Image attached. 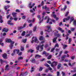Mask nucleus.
<instances>
[{
  "label": "nucleus",
  "mask_w": 76,
  "mask_h": 76,
  "mask_svg": "<svg viewBox=\"0 0 76 76\" xmlns=\"http://www.w3.org/2000/svg\"><path fill=\"white\" fill-rule=\"evenodd\" d=\"M26 18V17L25 16H23L22 17V19H25Z\"/></svg>",
  "instance_id": "55"
},
{
  "label": "nucleus",
  "mask_w": 76,
  "mask_h": 76,
  "mask_svg": "<svg viewBox=\"0 0 76 76\" xmlns=\"http://www.w3.org/2000/svg\"><path fill=\"white\" fill-rule=\"evenodd\" d=\"M65 39H66V40H67V39H69V37L67 36V35H65Z\"/></svg>",
  "instance_id": "45"
},
{
  "label": "nucleus",
  "mask_w": 76,
  "mask_h": 76,
  "mask_svg": "<svg viewBox=\"0 0 76 76\" xmlns=\"http://www.w3.org/2000/svg\"><path fill=\"white\" fill-rule=\"evenodd\" d=\"M66 55H64L62 57H61V59L62 60V61H64V58H65L66 57Z\"/></svg>",
  "instance_id": "17"
},
{
  "label": "nucleus",
  "mask_w": 76,
  "mask_h": 76,
  "mask_svg": "<svg viewBox=\"0 0 76 76\" xmlns=\"http://www.w3.org/2000/svg\"><path fill=\"white\" fill-rule=\"evenodd\" d=\"M73 20H74V18H71V20H70V23H71L72 22Z\"/></svg>",
  "instance_id": "33"
},
{
  "label": "nucleus",
  "mask_w": 76,
  "mask_h": 76,
  "mask_svg": "<svg viewBox=\"0 0 76 76\" xmlns=\"http://www.w3.org/2000/svg\"><path fill=\"white\" fill-rule=\"evenodd\" d=\"M19 52V50L18 49H14V53H16L17 54H18Z\"/></svg>",
  "instance_id": "12"
},
{
  "label": "nucleus",
  "mask_w": 76,
  "mask_h": 76,
  "mask_svg": "<svg viewBox=\"0 0 76 76\" xmlns=\"http://www.w3.org/2000/svg\"><path fill=\"white\" fill-rule=\"evenodd\" d=\"M46 27L47 29H48V32H50L51 30V26H47Z\"/></svg>",
  "instance_id": "5"
},
{
  "label": "nucleus",
  "mask_w": 76,
  "mask_h": 76,
  "mask_svg": "<svg viewBox=\"0 0 76 76\" xmlns=\"http://www.w3.org/2000/svg\"><path fill=\"white\" fill-rule=\"evenodd\" d=\"M63 53V51L61 50V51L60 52V54L59 55V56H60V55L61 54H62V53Z\"/></svg>",
  "instance_id": "52"
},
{
  "label": "nucleus",
  "mask_w": 76,
  "mask_h": 76,
  "mask_svg": "<svg viewBox=\"0 0 76 76\" xmlns=\"http://www.w3.org/2000/svg\"><path fill=\"white\" fill-rule=\"evenodd\" d=\"M45 9H47V10H49V8H47V6L45 5V8H44Z\"/></svg>",
  "instance_id": "36"
},
{
  "label": "nucleus",
  "mask_w": 76,
  "mask_h": 76,
  "mask_svg": "<svg viewBox=\"0 0 76 76\" xmlns=\"http://www.w3.org/2000/svg\"><path fill=\"white\" fill-rule=\"evenodd\" d=\"M6 42H11L10 43V49H12V47L13 46V44L15 43V42L13 41L12 42V40L10 39H8L6 40Z\"/></svg>",
  "instance_id": "2"
},
{
  "label": "nucleus",
  "mask_w": 76,
  "mask_h": 76,
  "mask_svg": "<svg viewBox=\"0 0 76 76\" xmlns=\"http://www.w3.org/2000/svg\"><path fill=\"white\" fill-rule=\"evenodd\" d=\"M66 8H67V6H66V5H65L64 8H63V10L64 11L66 9Z\"/></svg>",
  "instance_id": "38"
},
{
  "label": "nucleus",
  "mask_w": 76,
  "mask_h": 76,
  "mask_svg": "<svg viewBox=\"0 0 76 76\" xmlns=\"http://www.w3.org/2000/svg\"><path fill=\"white\" fill-rule=\"evenodd\" d=\"M30 61H31L32 63H35V59H34L32 60H31Z\"/></svg>",
  "instance_id": "41"
},
{
  "label": "nucleus",
  "mask_w": 76,
  "mask_h": 76,
  "mask_svg": "<svg viewBox=\"0 0 76 76\" xmlns=\"http://www.w3.org/2000/svg\"><path fill=\"white\" fill-rule=\"evenodd\" d=\"M45 66H46L47 67H50V65L47 64H45Z\"/></svg>",
  "instance_id": "49"
},
{
  "label": "nucleus",
  "mask_w": 76,
  "mask_h": 76,
  "mask_svg": "<svg viewBox=\"0 0 76 76\" xmlns=\"http://www.w3.org/2000/svg\"><path fill=\"white\" fill-rule=\"evenodd\" d=\"M71 31H75V28H71Z\"/></svg>",
  "instance_id": "59"
},
{
  "label": "nucleus",
  "mask_w": 76,
  "mask_h": 76,
  "mask_svg": "<svg viewBox=\"0 0 76 76\" xmlns=\"http://www.w3.org/2000/svg\"><path fill=\"white\" fill-rule=\"evenodd\" d=\"M57 76H60V72H59L57 71Z\"/></svg>",
  "instance_id": "47"
},
{
  "label": "nucleus",
  "mask_w": 76,
  "mask_h": 76,
  "mask_svg": "<svg viewBox=\"0 0 76 76\" xmlns=\"http://www.w3.org/2000/svg\"><path fill=\"white\" fill-rule=\"evenodd\" d=\"M58 47V43H56L54 47L55 48H56V47Z\"/></svg>",
  "instance_id": "46"
},
{
  "label": "nucleus",
  "mask_w": 76,
  "mask_h": 76,
  "mask_svg": "<svg viewBox=\"0 0 76 76\" xmlns=\"http://www.w3.org/2000/svg\"><path fill=\"white\" fill-rule=\"evenodd\" d=\"M20 51H24V48L23 47H21L20 48Z\"/></svg>",
  "instance_id": "27"
},
{
  "label": "nucleus",
  "mask_w": 76,
  "mask_h": 76,
  "mask_svg": "<svg viewBox=\"0 0 76 76\" xmlns=\"http://www.w3.org/2000/svg\"><path fill=\"white\" fill-rule=\"evenodd\" d=\"M29 34H27L26 36V37H29V36H30V34H31L32 33V31H31L29 32Z\"/></svg>",
  "instance_id": "19"
},
{
  "label": "nucleus",
  "mask_w": 76,
  "mask_h": 76,
  "mask_svg": "<svg viewBox=\"0 0 76 76\" xmlns=\"http://www.w3.org/2000/svg\"><path fill=\"white\" fill-rule=\"evenodd\" d=\"M44 15H45V12H43L42 13V18L43 19L44 18Z\"/></svg>",
  "instance_id": "42"
},
{
  "label": "nucleus",
  "mask_w": 76,
  "mask_h": 76,
  "mask_svg": "<svg viewBox=\"0 0 76 76\" xmlns=\"http://www.w3.org/2000/svg\"><path fill=\"white\" fill-rule=\"evenodd\" d=\"M37 29V26H35L33 28V31L34 32H35Z\"/></svg>",
  "instance_id": "25"
},
{
  "label": "nucleus",
  "mask_w": 76,
  "mask_h": 76,
  "mask_svg": "<svg viewBox=\"0 0 76 76\" xmlns=\"http://www.w3.org/2000/svg\"><path fill=\"white\" fill-rule=\"evenodd\" d=\"M71 42H72V39L70 38H69L68 40V44H70Z\"/></svg>",
  "instance_id": "26"
},
{
  "label": "nucleus",
  "mask_w": 76,
  "mask_h": 76,
  "mask_svg": "<svg viewBox=\"0 0 76 76\" xmlns=\"http://www.w3.org/2000/svg\"><path fill=\"white\" fill-rule=\"evenodd\" d=\"M43 46H44V44H42L41 46H38L36 48V49L37 50H39V48H40L41 50H39V51H41L43 50Z\"/></svg>",
  "instance_id": "4"
},
{
  "label": "nucleus",
  "mask_w": 76,
  "mask_h": 76,
  "mask_svg": "<svg viewBox=\"0 0 76 76\" xmlns=\"http://www.w3.org/2000/svg\"><path fill=\"white\" fill-rule=\"evenodd\" d=\"M26 23H24L23 26L22 27L23 28H25L26 27Z\"/></svg>",
  "instance_id": "30"
},
{
  "label": "nucleus",
  "mask_w": 76,
  "mask_h": 76,
  "mask_svg": "<svg viewBox=\"0 0 76 76\" xmlns=\"http://www.w3.org/2000/svg\"><path fill=\"white\" fill-rule=\"evenodd\" d=\"M2 57L4 58H7V54L6 53L3 54L2 55Z\"/></svg>",
  "instance_id": "15"
},
{
  "label": "nucleus",
  "mask_w": 76,
  "mask_h": 76,
  "mask_svg": "<svg viewBox=\"0 0 76 76\" xmlns=\"http://www.w3.org/2000/svg\"><path fill=\"white\" fill-rule=\"evenodd\" d=\"M37 17L39 19V20L40 21V22H39V23H41V21H40V20H41V16H40V15H37Z\"/></svg>",
  "instance_id": "23"
},
{
  "label": "nucleus",
  "mask_w": 76,
  "mask_h": 76,
  "mask_svg": "<svg viewBox=\"0 0 76 76\" xmlns=\"http://www.w3.org/2000/svg\"><path fill=\"white\" fill-rule=\"evenodd\" d=\"M52 16L54 18H56V15L54 14H53L52 15Z\"/></svg>",
  "instance_id": "60"
},
{
  "label": "nucleus",
  "mask_w": 76,
  "mask_h": 76,
  "mask_svg": "<svg viewBox=\"0 0 76 76\" xmlns=\"http://www.w3.org/2000/svg\"><path fill=\"white\" fill-rule=\"evenodd\" d=\"M42 20H44V19H45V20H46V19H47V23H48V22H49V21H51V22H53V23H55V20H51V19H50V18H49V17H48V16H47V17H45L44 18H42Z\"/></svg>",
  "instance_id": "1"
},
{
  "label": "nucleus",
  "mask_w": 76,
  "mask_h": 76,
  "mask_svg": "<svg viewBox=\"0 0 76 76\" xmlns=\"http://www.w3.org/2000/svg\"><path fill=\"white\" fill-rule=\"evenodd\" d=\"M44 39V37L43 36H40L39 37V39L40 40V41H42V40H43Z\"/></svg>",
  "instance_id": "14"
},
{
  "label": "nucleus",
  "mask_w": 76,
  "mask_h": 76,
  "mask_svg": "<svg viewBox=\"0 0 76 76\" xmlns=\"http://www.w3.org/2000/svg\"><path fill=\"white\" fill-rule=\"evenodd\" d=\"M35 5V4L33 3L32 5V3L31 2L29 4H28V6L30 9H32L33 7V6H34Z\"/></svg>",
  "instance_id": "6"
},
{
  "label": "nucleus",
  "mask_w": 76,
  "mask_h": 76,
  "mask_svg": "<svg viewBox=\"0 0 76 76\" xmlns=\"http://www.w3.org/2000/svg\"><path fill=\"white\" fill-rule=\"evenodd\" d=\"M16 15H17V13L16 12H13L12 13V15L14 17H16Z\"/></svg>",
  "instance_id": "21"
},
{
  "label": "nucleus",
  "mask_w": 76,
  "mask_h": 76,
  "mask_svg": "<svg viewBox=\"0 0 76 76\" xmlns=\"http://www.w3.org/2000/svg\"><path fill=\"white\" fill-rule=\"evenodd\" d=\"M43 4H44V1H42L41 3V6H42Z\"/></svg>",
  "instance_id": "51"
},
{
  "label": "nucleus",
  "mask_w": 76,
  "mask_h": 76,
  "mask_svg": "<svg viewBox=\"0 0 76 76\" xmlns=\"http://www.w3.org/2000/svg\"><path fill=\"white\" fill-rule=\"evenodd\" d=\"M62 45H63V49H65V48H66V47H67V45H63V44H62Z\"/></svg>",
  "instance_id": "18"
},
{
  "label": "nucleus",
  "mask_w": 76,
  "mask_h": 76,
  "mask_svg": "<svg viewBox=\"0 0 76 76\" xmlns=\"http://www.w3.org/2000/svg\"><path fill=\"white\" fill-rule=\"evenodd\" d=\"M9 66L8 64H7L5 68V70H6V71H8V70H9L10 69L9 68Z\"/></svg>",
  "instance_id": "7"
},
{
  "label": "nucleus",
  "mask_w": 76,
  "mask_h": 76,
  "mask_svg": "<svg viewBox=\"0 0 76 76\" xmlns=\"http://www.w3.org/2000/svg\"><path fill=\"white\" fill-rule=\"evenodd\" d=\"M62 75L63 76H65L66 75H65V73L64 72H62Z\"/></svg>",
  "instance_id": "50"
},
{
  "label": "nucleus",
  "mask_w": 76,
  "mask_h": 76,
  "mask_svg": "<svg viewBox=\"0 0 76 76\" xmlns=\"http://www.w3.org/2000/svg\"><path fill=\"white\" fill-rule=\"evenodd\" d=\"M28 52H30V53H32L34 52V50H32V49H30L28 50Z\"/></svg>",
  "instance_id": "29"
},
{
  "label": "nucleus",
  "mask_w": 76,
  "mask_h": 76,
  "mask_svg": "<svg viewBox=\"0 0 76 76\" xmlns=\"http://www.w3.org/2000/svg\"><path fill=\"white\" fill-rule=\"evenodd\" d=\"M8 30V28H4L2 30V32H7Z\"/></svg>",
  "instance_id": "11"
},
{
  "label": "nucleus",
  "mask_w": 76,
  "mask_h": 76,
  "mask_svg": "<svg viewBox=\"0 0 76 76\" xmlns=\"http://www.w3.org/2000/svg\"><path fill=\"white\" fill-rule=\"evenodd\" d=\"M41 57V56L39 54H36L35 56V57L36 58H40V57Z\"/></svg>",
  "instance_id": "16"
},
{
  "label": "nucleus",
  "mask_w": 76,
  "mask_h": 76,
  "mask_svg": "<svg viewBox=\"0 0 76 76\" xmlns=\"http://www.w3.org/2000/svg\"><path fill=\"white\" fill-rule=\"evenodd\" d=\"M70 18V16H68L67 18H64L63 20V22H66V20H69Z\"/></svg>",
  "instance_id": "8"
},
{
  "label": "nucleus",
  "mask_w": 76,
  "mask_h": 76,
  "mask_svg": "<svg viewBox=\"0 0 76 76\" xmlns=\"http://www.w3.org/2000/svg\"><path fill=\"white\" fill-rule=\"evenodd\" d=\"M42 69H43V68H42V67H41L39 69V71L40 72H41V71H42Z\"/></svg>",
  "instance_id": "43"
},
{
  "label": "nucleus",
  "mask_w": 76,
  "mask_h": 76,
  "mask_svg": "<svg viewBox=\"0 0 76 76\" xmlns=\"http://www.w3.org/2000/svg\"><path fill=\"white\" fill-rule=\"evenodd\" d=\"M52 56L51 55H50L48 57L47 59H48V60H50V59L51 58Z\"/></svg>",
  "instance_id": "37"
},
{
  "label": "nucleus",
  "mask_w": 76,
  "mask_h": 76,
  "mask_svg": "<svg viewBox=\"0 0 76 76\" xmlns=\"http://www.w3.org/2000/svg\"><path fill=\"white\" fill-rule=\"evenodd\" d=\"M45 37L47 38H49V36L47 34V33L46 34V35H45Z\"/></svg>",
  "instance_id": "44"
},
{
  "label": "nucleus",
  "mask_w": 76,
  "mask_h": 76,
  "mask_svg": "<svg viewBox=\"0 0 76 76\" xmlns=\"http://www.w3.org/2000/svg\"><path fill=\"white\" fill-rule=\"evenodd\" d=\"M69 12H67L66 13V14L65 15V16H68V15H69Z\"/></svg>",
  "instance_id": "57"
},
{
  "label": "nucleus",
  "mask_w": 76,
  "mask_h": 76,
  "mask_svg": "<svg viewBox=\"0 0 76 76\" xmlns=\"http://www.w3.org/2000/svg\"><path fill=\"white\" fill-rule=\"evenodd\" d=\"M28 75V72H25L23 73V74H22V73H21L20 75V76H21L22 75V76H26Z\"/></svg>",
  "instance_id": "10"
},
{
  "label": "nucleus",
  "mask_w": 76,
  "mask_h": 76,
  "mask_svg": "<svg viewBox=\"0 0 76 76\" xmlns=\"http://www.w3.org/2000/svg\"><path fill=\"white\" fill-rule=\"evenodd\" d=\"M31 70L30 71V72L31 73H32V72H34V68L33 67H32L31 68Z\"/></svg>",
  "instance_id": "28"
},
{
  "label": "nucleus",
  "mask_w": 76,
  "mask_h": 76,
  "mask_svg": "<svg viewBox=\"0 0 76 76\" xmlns=\"http://www.w3.org/2000/svg\"><path fill=\"white\" fill-rule=\"evenodd\" d=\"M51 66L53 67H54V65L53 64V63L51 64Z\"/></svg>",
  "instance_id": "62"
},
{
  "label": "nucleus",
  "mask_w": 76,
  "mask_h": 76,
  "mask_svg": "<svg viewBox=\"0 0 76 76\" xmlns=\"http://www.w3.org/2000/svg\"><path fill=\"white\" fill-rule=\"evenodd\" d=\"M34 40H32L31 41V43H34V42H36V43H38L39 42V41H38V40L37 39V37H33L32 38V39H34Z\"/></svg>",
  "instance_id": "3"
},
{
  "label": "nucleus",
  "mask_w": 76,
  "mask_h": 76,
  "mask_svg": "<svg viewBox=\"0 0 76 76\" xmlns=\"http://www.w3.org/2000/svg\"><path fill=\"white\" fill-rule=\"evenodd\" d=\"M15 12H20V11L18 9H17L16 10Z\"/></svg>",
  "instance_id": "58"
},
{
  "label": "nucleus",
  "mask_w": 76,
  "mask_h": 76,
  "mask_svg": "<svg viewBox=\"0 0 76 76\" xmlns=\"http://www.w3.org/2000/svg\"><path fill=\"white\" fill-rule=\"evenodd\" d=\"M23 27H19L18 28V31H20L22 29H23Z\"/></svg>",
  "instance_id": "34"
},
{
  "label": "nucleus",
  "mask_w": 76,
  "mask_h": 76,
  "mask_svg": "<svg viewBox=\"0 0 76 76\" xmlns=\"http://www.w3.org/2000/svg\"><path fill=\"white\" fill-rule=\"evenodd\" d=\"M61 64H59L57 66V69H60V67H61Z\"/></svg>",
  "instance_id": "31"
},
{
  "label": "nucleus",
  "mask_w": 76,
  "mask_h": 76,
  "mask_svg": "<svg viewBox=\"0 0 76 76\" xmlns=\"http://www.w3.org/2000/svg\"><path fill=\"white\" fill-rule=\"evenodd\" d=\"M18 60H23V57L20 56L18 58Z\"/></svg>",
  "instance_id": "32"
},
{
  "label": "nucleus",
  "mask_w": 76,
  "mask_h": 76,
  "mask_svg": "<svg viewBox=\"0 0 76 76\" xmlns=\"http://www.w3.org/2000/svg\"><path fill=\"white\" fill-rule=\"evenodd\" d=\"M25 35V31H23L21 34L22 36H24Z\"/></svg>",
  "instance_id": "39"
},
{
  "label": "nucleus",
  "mask_w": 76,
  "mask_h": 76,
  "mask_svg": "<svg viewBox=\"0 0 76 76\" xmlns=\"http://www.w3.org/2000/svg\"><path fill=\"white\" fill-rule=\"evenodd\" d=\"M26 40H27L26 39H23L22 40V42H23L24 43H25V42H26Z\"/></svg>",
  "instance_id": "24"
},
{
  "label": "nucleus",
  "mask_w": 76,
  "mask_h": 76,
  "mask_svg": "<svg viewBox=\"0 0 76 76\" xmlns=\"http://www.w3.org/2000/svg\"><path fill=\"white\" fill-rule=\"evenodd\" d=\"M11 20H9L7 22V24L10 25H14V23H11Z\"/></svg>",
  "instance_id": "9"
},
{
  "label": "nucleus",
  "mask_w": 76,
  "mask_h": 76,
  "mask_svg": "<svg viewBox=\"0 0 76 76\" xmlns=\"http://www.w3.org/2000/svg\"><path fill=\"white\" fill-rule=\"evenodd\" d=\"M42 76H46V74H41Z\"/></svg>",
  "instance_id": "64"
},
{
  "label": "nucleus",
  "mask_w": 76,
  "mask_h": 76,
  "mask_svg": "<svg viewBox=\"0 0 76 76\" xmlns=\"http://www.w3.org/2000/svg\"><path fill=\"white\" fill-rule=\"evenodd\" d=\"M2 42V40H1L0 41V45H1V46H3L4 44L3 43H1V42Z\"/></svg>",
  "instance_id": "48"
},
{
  "label": "nucleus",
  "mask_w": 76,
  "mask_h": 76,
  "mask_svg": "<svg viewBox=\"0 0 76 76\" xmlns=\"http://www.w3.org/2000/svg\"><path fill=\"white\" fill-rule=\"evenodd\" d=\"M51 9H52L53 11H54V10H56V9H55V8H54L53 7H51Z\"/></svg>",
  "instance_id": "53"
},
{
  "label": "nucleus",
  "mask_w": 76,
  "mask_h": 76,
  "mask_svg": "<svg viewBox=\"0 0 76 76\" xmlns=\"http://www.w3.org/2000/svg\"><path fill=\"white\" fill-rule=\"evenodd\" d=\"M55 35L56 36H57V37H59L60 36V35L59 34H58Z\"/></svg>",
  "instance_id": "61"
},
{
  "label": "nucleus",
  "mask_w": 76,
  "mask_h": 76,
  "mask_svg": "<svg viewBox=\"0 0 76 76\" xmlns=\"http://www.w3.org/2000/svg\"><path fill=\"white\" fill-rule=\"evenodd\" d=\"M53 64L54 66H56L57 65V62L54 61L53 62Z\"/></svg>",
  "instance_id": "20"
},
{
  "label": "nucleus",
  "mask_w": 76,
  "mask_h": 76,
  "mask_svg": "<svg viewBox=\"0 0 76 76\" xmlns=\"http://www.w3.org/2000/svg\"><path fill=\"white\" fill-rule=\"evenodd\" d=\"M46 53V52L44 51L42 53V54H44V56H45Z\"/></svg>",
  "instance_id": "63"
},
{
  "label": "nucleus",
  "mask_w": 76,
  "mask_h": 76,
  "mask_svg": "<svg viewBox=\"0 0 76 76\" xmlns=\"http://www.w3.org/2000/svg\"><path fill=\"white\" fill-rule=\"evenodd\" d=\"M58 30H59V31H61L62 32V33L64 32V30H62V28H61L58 27Z\"/></svg>",
  "instance_id": "22"
},
{
  "label": "nucleus",
  "mask_w": 76,
  "mask_h": 76,
  "mask_svg": "<svg viewBox=\"0 0 76 76\" xmlns=\"http://www.w3.org/2000/svg\"><path fill=\"white\" fill-rule=\"evenodd\" d=\"M76 72V70H71V73H75V72Z\"/></svg>",
  "instance_id": "54"
},
{
  "label": "nucleus",
  "mask_w": 76,
  "mask_h": 76,
  "mask_svg": "<svg viewBox=\"0 0 76 76\" xmlns=\"http://www.w3.org/2000/svg\"><path fill=\"white\" fill-rule=\"evenodd\" d=\"M49 55V54L47 53H46L45 55V56H46V57H47V56H48Z\"/></svg>",
  "instance_id": "56"
},
{
  "label": "nucleus",
  "mask_w": 76,
  "mask_h": 76,
  "mask_svg": "<svg viewBox=\"0 0 76 76\" xmlns=\"http://www.w3.org/2000/svg\"><path fill=\"white\" fill-rule=\"evenodd\" d=\"M73 25L74 26H76V21H74L73 22Z\"/></svg>",
  "instance_id": "40"
},
{
  "label": "nucleus",
  "mask_w": 76,
  "mask_h": 76,
  "mask_svg": "<svg viewBox=\"0 0 76 76\" xmlns=\"http://www.w3.org/2000/svg\"><path fill=\"white\" fill-rule=\"evenodd\" d=\"M57 37H56L53 38V43H56V42H57L56 40H57Z\"/></svg>",
  "instance_id": "13"
},
{
  "label": "nucleus",
  "mask_w": 76,
  "mask_h": 76,
  "mask_svg": "<svg viewBox=\"0 0 76 76\" xmlns=\"http://www.w3.org/2000/svg\"><path fill=\"white\" fill-rule=\"evenodd\" d=\"M55 50V48H53L50 50V52H53V53H54V51Z\"/></svg>",
  "instance_id": "35"
}]
</instances>
